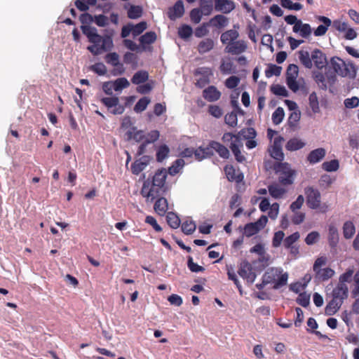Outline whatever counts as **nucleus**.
Returning <instances> with one entry per match:
<instances>
[{
    "label": "nucleus",
    "instance_id": "1",
    "mask_svg": "<svg viewBox=\"0 0 359 359\" xmlns=\"http://www.w3.org/2000/svg\"><path fill=\"white\" fill-rule=\"evenodd\" d=\"M81 30L93 45L88 50L94 55H98L102 52L110 50L113 47V41L110 36H102L98 34L97 29L88 25H82Z\"/></svg>",
    "mask_w": 359,
    "mask_h": 359
},
{
    "label": "nucleus",
    "instance_id": "2",
    "mask_svg": "<svg viewBox=\"0 0 359 359\" xmlns=\"http://www.w3.org/2000/svg\"><path fill=\"white\" fill-rule=\"evenodd\" d=\"M166 177L165 169L158 170L154 175L151 182L149 180L144 182L141 189L142 196L147 199L154 200L163 195L165 192Z\"/></svg>",
    "mask_w": 359,
    "mask_h": 359
},
{
    "label": "nucleus",
    "instance_id": "3",
    "mask_svg": "<svg viewBox=\"0 0 359 359\" xmlns=\"http://www.w3.org/2000/svg\"><path fill=\"white\" fill-rule=\"evenodd\" d=\"M222 141L226 144L229 145L232 153L233 154L236 160L238 163H243L245 161V156L242 154L241 149L243 147V142L239 134L233 135L231 133H224Z\"/></svg>",
    "mask_w": 359,
    "mask_h": 359
},
{
    "label": "nucleus",
    "instance_id": "4",
    "mask_svg": "<svg viewBox=\"0 0 359 359\" xmlns=\"http://www.w3.org/2000/svg\"><path fill=\"white\" fill-rule=\"evenodd\" d=\"M283 271L278 268H269L264 273V282L274 283L273 288L278 289L287 284L288 275L287 273H282Z\"/></svg>",
    "mask_w": 359,
    "mask_h": 359
},
{
    "label": "nucleus",
    "instance_id": "5",
    "mask_svg": "<svg viewBox=\"0 0 359 359\" xmlns=\"http://www.w3.org/2000/svg\"><path fill=\"white\" fill-rule=\"evenodd\" d=\"M330 65L333 69L334 74H337L343 77L348 76L354 78L356 74L355 66L352 63L346 64L345 62L338 57H333L330 60Z\"/></svg>",
    "mask_w": 359,
    "mask_h": 359
},
{
    "label": "nucleus",
    "instance_id": "6",
    "mask_svg": "<svg viewBox=\"0 0 359 359\" xmlns=\"http://www.w3.org/2000/svg\"><path fill=\"white\" fill-rule=\"evenodd\" d=\"M276 169L279 173L278 181L281 184L290 185L293 183L295 171L291 169L289 163H279Z\"/></svg>",
    "mask_w": 359,
    "mask_h": 359
},
{
    "label": "nucleus",
    "instance_id": "7",
    "mask_svg": "<svg viewBox=\"0 0 359 359\" xmlns=\"http://www.w3.org/2000/svg\"><path fill=\"white\" fill-rule=\"evenodd\" d=\"M313 79L319 88L326 90L328 85L332 86L334 83L337 76L330 70L326 71L325 74L318 71L313 72Z\"/></svg>",
    "mask_w": 359,
    "mask_h": 359
},
{
    "label": "nucleus",
    "instance_id": "8",
    "mask_svg": "<svg viewBox=\"0 0 359 359\" xmlns=\"http://www.w3.org/2000/svg\"><path fill=\"white\" fill-rule=\"evenodd\" d=\"M305 195L306 204L309 208L316 210L320 207L321 195L317 189L311 187H306Z\"/></svg>",
    "mask_w": 359,
    "mask_h": 359
},
{
    "label": "nucleus",
    "instance_id": "9",
    "mask_svg": "<svg viewBox=\"0 0 359 359\" xmlns=\"http://www.w3.org/2000/svg\"><path fill=\"white\" fill-rule=\"evenodd\" d=\"M238 273L249 284H252L257 276L252 264L245 260L241 263Z\"/></svg>",
    "mask_w": 359,
    "mask_h": 359
},
{
    "label": "nucleus",
    "instance_id": "10",
    "mask_svg": "<svg viewBox=\"0 0 359 359\" xmlns=\"http://www.w3.org/2000/svg\"><path fill=\"white\" fill-rule=\"evenodd\" d=\"M100 101L108 109H112L111 112L113 114H122L124 112L125 107L119 104V99L117 97H102Z\"/></svg>",
    "mask_w": 359,
    "mask_h": 359
},
{
    "label": "nucleus",
    "instance_id": "11",
    "mask_svg": "<svg viewBox=\"0 0 359 359\" xmlns=\"http://www.w3.org/2000/svg\"><path fill=\"white\" fill-rule=\"evenodd\" d=\"M311 62L318 69L326 67L327 65V57L325 54L320 49L315 48L311 52Z\"/></svg>",
    "mask_w": 359,
    "mask_h": 359
},
{
    "label": "nucleus",
    "instance_id": "12",
    "mask_svg": "<svg viewBox=\"0 0 359 359\" xmlns=\"http://www.w3.org/2000/svg\"><path fill=\"white\" fill-rule=\"evenodd\" d=\"M247 48V43L244 40H236L229 43L225 48V51L232 55H240L244 53Z\"/></svg>",
    "mask_w": 359,
    "mask_h": 359
},
{
    "label": "nucleus",
    "instance_id": "13",
    "mask_svg": "<svg viewBox=\"0 0 359 359\" xmlns=\"http://www.w3.org/2000/svg\"><path fill=\"white\" fill-rule=\"evenodd\" d=\"M151 157L149 156H142L140 158L135 161L131 165V172L134 175H139L149 163Z\"/></svg>",
    "mask_w": 359,
    "mask_h": 359
},
{
    "label": "nucleus",
    "instance_id": "14",
    "mask_svg": "<svg viewBox=\"0 0 359 359\" xmlns=\"http://www.w3.org/2000/svg\"><path fill=\"white\" fill-rule=\"evenodd\" d=\"M184 13V4L182 0H178L174 6L169 8L168 16L171 20L181 18Z\"/></svg>",
    "mask_w": 359,
    "mask_h": 359
},
{
    "label": "nucleus",
    "instance_id": "15",
    "mask_svg": "<svg viewBox=\"0 0 359 359\" xmlns=\"http://www.w3.org/2000/svg\"><path fill=\"white\" fill-rule=\"evenodd\" d=\"M208 148L210 149V151H213V150H215L222 158L227 159L230 156L229 149L224 145L217 141H210L208 144Z\"/></svg>",
    "mask_w": 359,
    "mask_h": 359
},
{
    "label": "nucleus",
    "instance_id": "16",
    "mask_svg": "<svg viewBox=\"0 0 359 359\" xmlns=\"http://www.w3.org/2000/svg\"><path fill=\"white\" fill-rule=\"evenodd\" d=\"M208 148L210 149V151H213V150H215L222 158L227 159L230 156L229 149L224 145L217 141H210L208 144Z\"/></svg>",
    "mask_w": 359,
    "mask_h": 359
},
{
    "label": "nucleus",
    "instance_id": "17",
    "mask_svg": "<svg viewBox=\"0 0 359 359\" xmlns=\"http://www.w3.org/2000/svg\"><path fill=\"white\" fill-rule=\"evenodd\" d=\"M208 148L210 149V151H213V150H215L222 158L227 159L230 156L229 149L224 145L217 141H210L208 144Z\"/></svg>",
    "mask_w": 359,
    "mask_h": 359
},
{
    "label": "nucleus",
    "instance_id": "18",
    "mask_svg": "<svg viewBox=\"0 0 359 359\" xmlns=\"http://www.w3.org/2000/svg\"><path fill=\"white\" fill-rule=\"evenodd\" d=\"M315 273L314 278L316 282H325L332 278L335 272L330 267L323 268L319 270L313 271Z\"/></svg>",
    "mask_w": 359,
    "mask_h": 359
},
{
    "label": "nucleus",
    "instance_id": "19",
    "mask_svg": "<svg viewBox=\"0 0 359 359\" xmlns=\"http://www.w3.org/2000/svg\"><path fill=\"white\" fill-rule=\"evenodd\" d=\"M215 8L223 13H229L235 8V4L230 0H215Z\"/></svg>",
    "mask_w": 359,
    "mask_h": 359
},
{
    "label": "nucleus",
    "instance_id": "20",
    "mask_svg": "<svg viewBox=\"0 0 359 359\" xmlns=\"http://www.w3.org/2000/svg\"><path fill=\"white\" fill-rule=\"evenodd\" d=\"M292 30L294 33H299V35L304 39H308L312 33L311 25L303 23L302 20H299V23L293 26Z\"/></svg>",
    "mask_w": 359,
    "mask_h": 359
},
{
    "label": "nucleus",
    "instance_id": "21",
    "mask_svg": "<svg viewBox=\"0 0 359 359\" xmlns=\"http://www.w3.org/2000/svg\"><path fill=\"white\" fill-rule=\"evenodd\" d=\"M203 96L208 102H215L221 97V93L214 86H210L203 91Z\"/></svg>",
    "mask_w": 359,
    "mask_h": 359
},
{
    "label": "nucleus",
    "instance_id": "22",
    "mask_svg": "<svg viewBox=\"0 0 359 359\" xmlns=\"http://www.w3.org/2000/svg\"><path fill=\"white\" fill-rule=\"evenodd\" d=\"M326 154V151L323 148H318L312 150L307 156V161L311 164H315L320 162L324 158Z\"/></svg>",
    "mask_w": 359,
    "mask_h": 359
},
{
    "label": "nucleus",
    "instance_id": "23",
    "mask_svg": "<svg viewBox=\"0 0 359 359\" xmlns=\"http://www.w3.org/2000/svg\"><path fill=\"white\" fill-rule=\"evenodd\" d=\"M208 23L210 26L221 29L228 25L229 19L225 15L219 14L211 18Z\"/></svg>",
    "mask_w": 359,
    "mask_h": 359
},
{
    "label": "nucleus",
    "instance_id": "24",
    "mask_svg": "<svg viewBox=\"0 0 359 359\" xmlns=\"http://www.w3.org/2000/svg\"><path fill=\"white\" fill-rule=\"evenodd\" d=\"M224 172L229 182H241L243 179V174L237 173L234 167L231 165H226L224 167Z\"/></svg>",
    "mask_w": 359,
    "mask_h": 359
},
{
    "label": "nucleus",
    "instance_id": "25",
    "mask_svg": "<svg viewBox=\"0 0 359 359\" xmlns=\"http://www.w3.org/2000/svg\"><path fill=\"white\" fill-rule=\"evenodd\" d=\"M348 288L347 285H340L337 284V286L333 289L332 295V298L341 300L344 302V300L348 297Z\"/></svg>",
    "mask_w": 359,
    "mask_h": 359
},
{
    "label": "nucleus",
    "instance_id": "26",
    "mask_svg": "<svg viewBox=\"0 0 359 359\" xmlns=\"http://www.w3.org/2000/svg\"><path fill=\"white\" fill-rule=\"evenodd\" d=\"M318 20L323 22L324 25H319L314 30V35L316 36H321L326 34L328 27L332 25L331 20L325 16H319Z\"/></svg>",
    "mask_w": 359,
    "mask_h": 359
},
{
    "label": "nucleus",
    "instance_id": "27",
    "mask_svg": "<svg viewBox=\"0 0 359 359\" xmlns=\"http://www.w3.org/2000/svg\"><path fill=\"white\" fill-rule=\"evenodd\" d=\"M154 208L155 212L160 216H164L168 209V201L164 197L158 198L154 203Z\"/></svg>",
    "mask_w": 359,
    "mask_h": 359
},
{
    "label": "nucleus",
    "instance_id": "28",
    "mask_svg": "<svg viewBox=\"0 0 359 359\" xmlns=\"http://www.w3.org/2000/svg\"><path fill=\"white\" fill-rule=\"evenodd\" d=\"M239 36V33L236 29H229L221 34L220 40L223 44H229L236 41Z\"/></svg>",
    "mask_w": 359,
    "mask_h": 359
},
{
    "label": "nucleus",
    "instance_id": "29",
    "mask_svg": "<svg viewBox=\"0 0 359 359\" xmlns=\"http://www.w3.org/2000/svg\"><path fill=\"white\" fill-rule=\"evenodd\" d=\"M343 302L334 298L327 304L325 312L327 316H332L337 312Z\"/></svg>",
    "mask_w": 359,
    "mask_h": 359
},
{
    "label": "nucleus",
    "instance_id": "30",
    "mask_svg": "<svg viewBox=\"0 0 359 359\" xmlns=\"http://www.w3.org/2000/svg\"><path fill=\"white\" fill-rule=\"evenodd\" d=\"M214 41L212 39L207 38L198 43L197 49L200 54H204L210 51L214 48Z\"/></svg>",
    "mask_w": 359,
    "mask_h": 359
},
{
    "label": "nucleus",
    "instance_id": "31",
    "mask_svg": "<svg viewBox=\"0 0 359 359\" xmlns=\"http://www.w3.org/2000/svg\"><path fill=\"white\" fill-rule=\"evenodd\" d=\"M306 145L302 140L297 137L288 140L285 145V149L290 151H294L302 149Z\"/></svg>",
    "mask_w": 359,
    "mask_h": 359
},
{
    "label": "nucleus",
    "instance_id": "32",
    "mask_svg": "<svg viewBox=\"0 0 359 359\" xmlns=\"http://www.w3.org/2000/svg\"><path fill=\"white\" fill-rule=\"evenodd\" d=\"M128 140L133 139L137 142L144 141L146 135L142 130H137L135 127H133L131 130L126 133Z\"/></svg>",
    "mask_w": 359,
    "mask_h": 359
},
{
    "label": "nucleus",
    "instance_id": "33",
    "mask_svg": "<svg viewBox=\"0 0 359 359\" xmlns=\"http://www.w3.org/2000/svg\"><path fill=\"white\" fill-rule=\"evenodd\" d=\"M149 79V74L147 71L140 70L137 72L131 79V82L135 85L144 83Z\"/></svg>",
    "mask_w": 359,
    "mask_h": 359
},
{
    "label": "nucleus",
    "instance_id": "34",
    "mask_svg": "<svg viewBox=\"0 0 359 359\" xmlns=\"http://www.w3.org/2000/svg\"><path fill=\"white\" fill-rule=\"evenodd\" d=\"M213 151H210V149L205 147L203 148L201 147H198V149H194V156L196 159L198 161H201L207 157H210L213 155Z\"/></svg>",
    "mask_w": 359,
    "mask_h": 359
},
{
    "label": "nucleus",
    "instance_id": "35",
    "mask_svg": "<svg viewBox=\"0 0 359 359\" xmlns=\"http://www.w3.org/2000/svg\"><path fill=\"white\" fill-rule=\"evenodd\" d=\"M143 9L140 6L130 5L128 8V18L130 19H137L142 15Z\"/></svg>",
    "mask_w": 359,
    "mask_h": 359
},
{
    "label": "nucleus",
    "instance_id": "36",
    "mask_svg": "<svg viewBox=\"0 0 359 359\" xmlns=\"http://www.w3.org/2000/svg\"><path fill=\"white\" fill-rule=\"evenodd\" d=\"M269 194L274 198H280L285 193V189L278 184H271L268 187Z\"/></svg>",
    "mask_w": 359,
    "mask_h": 359
},
{
    "label": "nucleus",
    "instance_id": "37",
    "mask_svg": "<svg viewBox=\"0 0 359 359\" xmlns=\"http://www.w3.org/2000/svg\"><path fill=\"white\" fill-rule=\"evenodd\" d=\"M299 59L301 63L306 67L311 69L313 66V63L311 62V55H310L309 53L306 50H299Z\"/></svg>",
    "mask_w": 359,
    "mask_h": 359
},
{
    "label": "nucleus",
    "instance_id": "38",
    "mask_svg": "<svg viewBox=\"0 0 359 359\" xmlns=\"http://www.w3.org/2000/svg\"><path fill=\"white\" fill-rule=\"evenodd\" d=\"M156 40V34L154 32H148L142 35L139 41L142 46L144 47L146 44H151Z\"/></svg>",
    "mask_w": 359,
    "mask_h": 359
},
{
    "label": "nucleus",
    "instance_id": "39",
    "mask_svg": "<svg viewBox=\"0 0 359 359\" xmlns=\"http://www.w3.org/2000/svg\"><path fill=\"white\" fill-rule=\"evenodd\" d=\"M329 244L332 248H334L339 241V234L337 229L333 226L330 225L329 226Z\"/></svg>",
    "mask_w": 359,
    "mask_h": 359
},
{
    "label": "nucleus",
    "instance_id": "40",
    "mask_svg": "<svg viewBox=\"0 0 359 359\" xmlns=\"http://www.w3.org/2000/svg\"><path fill=\"white\" fill-rule=\"evenodd\" d=\"M166 221L168 224L172 228V229H177L180 225V219L177 214L169 212L167 213L166 215Z\"/></svg>",
    "mask_w": 359,
    "mask_h": 359
},
{
    "label": "nucleus",
    "instance_id": "41",
    "mask_svg": "<svg viewBox=\"0 0 359 359\" xmlns=\"http://www.w3.org/2000/svg\"><path fill=\"white\" fill-rule=\"evenodd\" d=\"M170 149L166 144L159 146L156 151V157L158 162H162L169 155Z\"/></svg>",
    "mask_w": 359,
    "mask_h": 359
},
{
    "label": "nucleus",
    "instance_id": "42",
    "mask_svg": "<svg viewBox=\"0 0 359 359\" xmlns=\"http://www.w3.org/2000/svg\"><path fill=\"white\" fill-rule=\"evenodd\" d=\"M355 229L352 222L347 221L343 226V234L345 238H351L355 233Z\"/></svg>",
    "mask_w": 359,
    "mask_h": 359
},
{
    "label": "nucleus",
    "instance_id": "43",
    "mask_svg": "<svg viewBox=\"0 0 359 359\" xmlns=\"http://www.w3.org/2000/svg\"><path fill=\"white\" fill-rule=\"evenodd\" d=\"M354 273L353 269H348L346 272L340 275L339 278V284L340 285H346V283H351L352 280L353 275Z\"/></svg>",
    "mask_w": 359,
    "mask_h": 359
},
{
    "label": "nucleus",
    "instance_id": "44",
    "mask_svg": "<svg viewBox=\"0 0 359 359\" xmlns=\"http://www.w3.org/2000/svg\"><path fill=\"white\" fill-rule=\"evenodd\" d=\"M150 99L147 97H144L140 99L134 107V111L137 113L144 111L150 103Z\"/></svg>",
    "mask_w": 359,
    "mask_h": 359
},
{
    "label": "nucleus",
    "instance_id": "45",
    "mask_svg": "<svg viewBox=\"0 0 359 359\" xmlns=\"http://www.w3.org/2000/svg\"><path fill=\"white\" fill-rule=\"evenodd\" d=\"M226 271L229 279L233 281L237 288L241 292V285L240 284V282L236 276V274L235 273L233 266L231 265H226Z\"/></svg>",
    "mask_w": 359,
    "mask_h": 359
},
{
    "label": "nucleus",
    "instance_id": "46",
    "mask_svg": "<svg viewBox=\"0 0 359 359\" xmlns=\"http://www.w3.org/2000/svg\"><path fill=\"white\" fill-rule=\"evenodd\" d=\"M181 228L184 233L190 235L195 231L196 225L193 221L186 220L182 223Z\"/></svg>",
    "mask_w": 359,
    "mask_h": 359
},
{
    "label": "nucleus",
    "instance_id": "47",
    "mask_svg": "<svg viewBox=\"0 0 359 359\" xmlns=\"http://www.w3.org/2000/svg\"><path fill=\"white\" fill-rule=\"evenodd\" d=\"M112 85L113 90L115 91H120L123 88H128L130 86V83L127 79L122 77L115 80Z\"/></svg>",
    "mask_w": 359,
    "mask_h": 359
},
{
    "label": "nucleus",
    "instance_id": "48",
    "mask_svg": "<svg viewBox=\"0 0 359 359\" xmlns=\"http://www.w3.org/2000/svg\"><path fill=\"white\" fill-rule=\"evenodd\" d=\"M300 235L299 232H294L286 237L283 241V245L285 248L289 249L294 246L293 244L299 239Z\"/></svg>",
    "mask_w": 359,
    "mask_h": 359
},
{
    "label": "nucleus",
    "instance_id": "49",
    "mask_svg": "<svg viewBox=\"0 0 359 359\" xmlns=\"http://www.w3.org/2000/svg\"><path fill=\"white\" fill-rule=\"evenodd\" d=\"M280 5L289 10L300 11L303 8V5L300 3H293L291 0H280Z\"/></svg>",
    "mask_w": 359,
    "mask_h": 359
},
{
    "label": "nucleus",
    "instance_id": "50",
    "mask_svg": "<svg viewBox=\"0 0 359 359\" xmlns=\"http://www.w3.org/2000/svg\"><path fill=\"white\" fill-rule=\"evenodd\" d=\"M224 121L225 123L228 126L234 128L238 124V117H237V112L236 111H231L230 113H228L224 116Z\"/></svg>",
    "mask_w": 359,
    "mask_h": 359
},
{
    "label": "nucleus",
    "instance_id": "51",
    "mask_svg": "<svg viewBox=\"0 0 359 359\" xmlns=\"http://www.w3.org/2000/svg\"><path fill=\"white\" fill-rule=\"evenodd\" d=\"M339 161L336 159L330 161H325L322 164L323 169L327 172L337 171L339 169Z\"/></svg>",
    "mask_w": 359,
    "mask_h": 359
},
{
    "label": "nucleus",
    "instance_id": "52",
    "mask_svg": "<svg viewBox=\"0 0 359 359\" xmlns=\"http://www.w3.org/2000/svg\"><path fill=\"white\" fill-rule=\"evenodd\" d=\"M282 67L276 65L271 64L268 68L265 70V76L267 78H270L272 76H280L281 74Z\"/></svg>",
    "mask_w": 359,
    "mask_h": 359
},
{
    "label": "nucleus",
    "instance_id": "53",
    "mask_svg": "<svg viewBox=\"0 0 359 359\" xmlns=\"http://www.w3.org/2000/svg\"><path fill=\"white\" fill-rule=\"evenodd\" d=\"M260 230L257 226L255 222H250L245 224L244 227V234L247 237H250L256 233H257Z\"/></svg>",
    "mask_w": 359,
    "mask_h": 359
},
{
    "label": "nucleus",
    "instance_id": "54",
    "mask_svg": "<svg viewBox=\"0 0 359 359\" xmlns=\"http://www.w3.org/2000/svg\"><path fill=\"white\" fill-rule=\"evenodd\" d=\"M284 110L282 107H278L272 114V121L275 125L280 123L284 118Z\"/></svg>",
    "mask_w": 359,
    "mask_h": 359
},
{
    "label": "nucleus",
    "instance_id": "55",
    "mask_svg": "<svg viewBox=\"0 0 359 359\" xmlns=\"http://www.w3.org/2000/svg\"><path fill=\"white\" fill-rule=\"evenodd\" d=\"M309 106L314 113L319 111V103L316 93L313 92L309 95Z\"/></svg>",
    "mask_w": 359,
    "mask_h": 359
},
{
    "label": "nucleus",
    "instance_id": "56",
    "mask_svg": "<svg viewBox=\"0 0 359 359\" xmlns=\"http://www.w3.org/2000/svg\"><path fill=\"white\" fill-rule=\"evenodd\" d=\"M271 156L279 161H281L284 158V154L283 153L282 147H271L269 149Z\"/></svg>",
    "mask_w": 359,
    "mask_h": 359
},
{
    "label": "nucleus",
    "instance_id": "57",
    "mask_svg": "<svg viewBox=\"0 0 359 359\" xmlns=\"http://www.w3.org/2000/svg\"><path fill=\"white\" fill-rule=\"evenodd\" d=\"M271 91L276 95L287 97L288 93L286 88L279 84L273 85L271 86Z\"/></svg>",
    "mask_w": 359,
    "mask_h": 359
},
{
    "label": "nucleus",
    "instance_id": "58",
    "mask_svg": "<svg viewBox=\"0 0 359 359\" xmlns=\"http://www.w3.org/2000/svg\"><path fill=\"white\" fill-rule=\"evenodd\" d=\"M193 30L191 26L184 25L178 29V34L182 39H187L191 36Z\"/></svg>",
    "mask_w": 359,
    "mask_h": 359
},
{
    "label": "nucleus",
    "instance_id": "59",
    "mask_svg": "<svg viewBox=\"0 0 359 359\" xmlns=\"http://www.w3.org/2000/svg\"><path fill=\"white\" fill-rule=\"evenodd\" d=\"M200 6L204 15H208L212 11V0H200Z\"/></svg>",
    "mask_w": 359,
    "mask_h": 359
},
{
    "label": "nucleus",
    "instance_id": "60",
    "mask_svg": "<svg viewBox=\"0 0 359 359\" xmlns=\"http://www.w3.org/2000/svg\"><path fill=\"white\" fill-rule=\"evenodd\" d=\"M210 25L208 22H203L201 26L196 28L194 35L198 38H201L208 34V27Z\"/></svg>",
    "mask_w": 359,
    "mask_h": 359
},
{
    "label": "nucleus",
    "instance_id": "61",
    "mask_svg": "<svg viewBox=\"0 0 359 359\" xmlns=\"http://www.w3.org/2000/svg\"><path fill=\"white\" fill-rule=\"evenodd\" d=\"M132 28L133 35L134 36H137L142 34L147 28V23L145 21H142L135 25H132Z\"/></svg>",
    "mask_w": 359,
    "mask_h": 359
},
{
    "label": "nucleus",
    "instance_id": "62",
    "mask_svg": "<svg viewBox=\"0 0 359 359\" xmlns=\"http://www.w3.org/2000/svg\"><path fill=\"white\" fill-rule=\"evenodd\" d=\"M187 266L191 272L198 273L203 272L205 271L204 267L199 266L196 263L194 262L193 258L191 256L188 257Z\"/></svg>",
    "mask_w": 359,
    "mask_h": 359
},
{
    "label": "nucleus",
    "instance_id": "63",
    "mask_svg": "<svg viewBox=\"0 0 359 359\" xmlns=\"http://www.w3.org/2000/svg\"><path fill=\"white\" fill-rule=\"evenodd\" d=\"M297 303L303 307H306L310 303V295L306 292H302L299 294L296 300Z\"/></svg>",
    "mask_w": 359,
    "mask_h": 359
},
{
    "label": "nucleus",
    "instance_id": "64",
    "mask_svg": "<svg viewBox=\"0 0 359 359\" xmlns=\"http://www.w3.org/2000/svg\"><path fill=\"white\" fill-rule=\"evenodd\" d=\"M285 233L282 231H278L274 233L272 245L274 248H278L281 245V243L284 241Z\"/></svg>",
    "mask_w": 359,
    "mask_h": 359
}]
</instances>
